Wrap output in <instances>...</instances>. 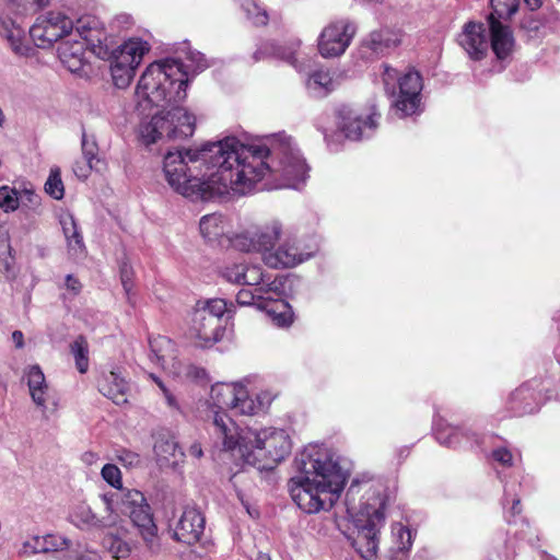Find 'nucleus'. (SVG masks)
Returning a JSON list of instances; mask_svg holds the SVG:
<instances>
[{"label":"nucleus","mask_w":560,"mask_h":560,"mask_svg":"<svg viewBox=\"0 0 560 560\" xmlns=\"http://www.w3.org/2000/svg\"><path fill=\"white\" fill-rule=\"evenodd\" d=\"M399 44L398 33L388 28L373 31L362 39L359 56L365 60H374L389 54Z\"/></svg>","instance_id":"17"},{"label":"nucleus","mask_w":560,"mask_h":560,"mask_svg":"<svg viewBox=\"0 0 560 560\" xmlns=\"http://www.w3.org/2000/svg\"><path fill=\"white\" fill-rule=\"evenodd\" d=\"M75 23L60 12H49L45 16L37 19L36 23L30 27V36L36 46L45 48L63 36L73 37Z\"/></svg>","instance_id":"11"},{"label":"nucleus","mask_w":560,"mask_h":560,"mask_svg":"<svg viewBox=\"0 0 560 560\" xmlns=\"http://www.w3.org/2000/svg\"><path fill=\"white\" fill-rule=\"evenodd\" d=\"M172 537L178 542L194 545L205 530V517L195 508H186L178 520L170 524Z\"/></svg>","instance_id":"15"},{"label":"nucleus","mask_w":560,"mask_h":560,"mask_svg":"<svg viewBox=\"0 0 560 560\" xmlns=\"http://www.w3.org/2000/svg\"><path fill=\"white\" fill-rule=\"evenodd\" d=\"M521 512H522L521 500L518 498H513L512 499V508H511L512 516H516V515L521 514Z\"/></svg>","instance_id":"62"},{"label":"nucleus","mask_w":560,"mask_h":560,"mask_svg":"<svg viewBox=\"0 0 560 560\" xmlns=\"http://www.w3.org/2000/svg\"><path fill=\"white\" fill-rule=\"evenodd\" d=\"M228 304L222 299L198 302L191 316L190 334L197 346L208 348L218 342L223 335L222 316Z\"/></svg>","instance_id":"9"},{"label":"nucleus","mask_w":560,"mask_h":560,"mask_svg":"<svg viewBox=\"0 0 560 560\" xmlns=\"http://www.w3.org/2000/svg\"><path fill=\"white\" fill-rule=\"evenodd\" d=\"M21 200L26 199L33 206L39 205V197L35 195L33 191L25 189L20 197Z\"/></svg>","instance_id":"58"},{"label":"nucleus","mask_w":560,"mask_h":560,"mask_svg":"<svg viewBox=\"0 0 560 560\" xmlns=\"http://www.w3.org/2000/svg\"><path fill=\"white\" fill-rule=\"evenodd\" d=\"M24 375L27 381L32 400L37 407L45 411L49 397V386L46 383L44 372L38 364H34L25 369Z\"/></svg>","instance_id":"25"},{"label":"nucleus","mask_w":560,"mask_h":560,"mask_svg":"<svg viewBox=\"0 0 560 560\" xmlns=\"http://www.w3.org/2000/svg\"><path fill=\"white\" fill-rule=\"evenodd\" d=\"M70 547V540L63 536L47 534L44 536H32L26 539L21 548L19 555L23 557H31L36 553H48L63 550Z\"/></svg>","instance_id":"23"},{"label":"nucleus","mask_w":560,"mask_h":560,"mask_svg":"<svg viewBox=\"0 0 560 560\" xmlns=\"http://www.w3.org/2000/svg\"><path fill=\"white\" fill-rule=\"evenodd\" d=\"M119 504L120 512L128 515L133 526L138 528L148 550L151 553H158L161 549L158 527L143 493L136 489L126 490L121 493Z\"/></svg>","instance_id":"10"},{"label":"nucleus","mask_w":560,"mask_h":560,"mask_svg":"<svg viewBox=\"0 0 560 560\" xmlns=\"http://www.w3.org/2000/svg\"><path fill=\"white\" fill-rule=\"evenodd\" d=\"M187 73L176 59H165L147 67L141 75L136 94L151 105L170 109L154 115L140 126V137L145 145L167 139H185L195 131L196 119L182 103L187 94Z\"/></svg>","instance_id":"2"},{"label":"nucleus","mask_w":560,"mask_h":560,"mask_svg":"<svg viewBox=\"0 0 560 560\" xmlns=\"http://www.w3.org/2000/svg\"><path fill=\"white\" fill-rule=\"evenodd\" d=\"M332 84L329 72L323 70L313 72L306 81L307 90L315 96L326 95L334 89Z\"/></svg>","instance_id":"34"},{"label":"nucleus","mask_w":560,"mask_h":560,"mask_svg":"<svg viewBox=\"0 0 560 560\" xmlns=\"http://www.w3.org/2000/svg\"><path fill=\"white\" fill-rule=\"evenodd\" d=\"M492 457L495 462L500 463L503 466H512L513 455L505 447L494 450L492 452Z\"/></svg>","instance_id":"53"},{"label":"nucleus","mask_w":560,"mask_h":560,"mask_svg":"<svg viewBox=\"0 0 560 560\" xmlns=\"http://www.w3.org/2000/svg\"><path fill=\"white\" fill-rule=\"evenodd\" d=\"M78 32L84 36L96 57L103 60H112V78L118 89H125L130 84L136 69L141 63L143 56L150 50L148 43L140 38H130L114 47L113 39L105 31L103 22L94 15L79 18Z\"/></svg>","instance_id":"6"},{"label":"nucleus","mask_w":560,"mask_h":560,"mask_svg":"<svg viewBox=\"0 0 560 560\" xmlns=\"http://www.w3.org/2000/svg\"><path fill=\"white\" fill-rule=\"evenodd\" d=\"M77 560H101V556L96 551L86 550L85 552L81 553Z\"/></svg>","instance_id":"60"},{"label":"nucleus","mask_w":560,"mask_h":560,"mask_svg":"<svg viewBox=\"0 0 560 560\" xmlns=\"http://www.w3.org/2000/svg\"><path fill=\"white\" fill-rule=\"evenodd\" d=\"M246 18L256 26H262L268 23V14L265 8H261L255 0H236Z\"/></svg>","instance_id":"35"},{"label":"nucleus","mask_w":560,"mask_h":560,"mask_svg":"<svg viewBox=\"0 0 560 560\" xmlns=\"http://www.w3.org/2000/svg\"><path fill=\"white\" fill-rule=\"evenodd\" d=\"M261 289V301L269 305V302H273L277 307H281L283 310L287 308V304L282 301L278 302L277 299L280 298L282 292V281L275 279L269 283L262 282L261 285L258 287Z\"/></svg>","instance_id":"37"},{"label":"nucleus","mask_w":560,"mask_h":560,"mask_svg":"<svg viewBox=\"0 0 560 560\" xmlns=\"http://www.w3.org/2000/svg\"><path fill=\"white\" fill-rule=\"evenodd\" d=\"M163 173L178 194L208 200L230 190L248 194L268 173L283 180L280 187L296 189L305 183L308 166L292 138L280 132L250 144L226 137L196 149L167 151Z\"/></svg>","instance_id":"1"},{"label":"nucleus","mask_w":560,"mask_h":560,"mask_svg":"<svg viewBox=\"0 0 560 560\" xmlns=\"http://www.w3.org/2000/svg\"><path fill=\"white\" fill-rule=\"evenodd\" d=\"M312 256L313 252L301 248L295 238H288L277 249L265 254L264 262L270 268H292Z\"/></svg>","instance_id":"18"},{"label":"nucleus","mask_w":560,"mask_h":560,"mask_svg":"<svg viewBox=\"0 0 560 560\" xmlns=\"http://www.w3.org/2000/svg\"><path fill=\"white\" fill-rule=\"evenodd\" d=\"M383 83L386 93L396 96L393 106L400 117L413 115L419 110L422 91V78L415 70L398 77L397 70L384 65Z\"/></svg>","instance_id":"8"},{"label":"nucleus","mask_w":560,"mask_h":560,"mask_svg":"<svg viewBox=\"0 0 560 560\" xmlns=\"http://www.w3.org/2000/svg\"><path fill=\"white\" fill-rule=\"evenodd\" d=\"M95 167L96 163H90V161H85L84 158H82V160H78L73 164V173L78 178L85 179L90 172Z\"/></svg>","instance_id":"51"},{"label":"nucleus","mask_w":560,"mask_h":560,"mask_svg":"<svg viewBox=\"0 0 560 560\" xmlns=\"http://www.w3.org/2000/svg\"><path fill=\"white\" fill-rule=\"evenodd\" d=\"M151 360L156 362L165 371L179 376L184 365L177 358L175 343L165 336H156L150 339Z\"/></svg>","instance_id":"20"},{"label":"nucleus","mask_w":560,"mask_h":560,"mask_svg":"<svg viewBox=\"0 0 560 560\" xmlns=\"http://www.w3.org/2000/svg\"><path fill=\"white\" fill-rule=\"evenodd\" d=\"M154 454L160 466L176 467L184 460L185 453L178 446L175 438L168 433L159 434L154 442Z\"/></svg>","instance_id":"24"},{"label":"nucleus","mask_w":560,"mask_h":560,"mask_svg":"<svg viewBox=\"0 0 560 560\" xmlns=\"http://www.w3.org/2000/svg\"><path fill=\"white\" fill-rule=\"evenodd\" d=\"M345 504L354 526L350 537L353 548L365 560L374 559L378 550L380 532L385 523V497L370 483L352 481Z\"/></svg>","instance_id":"5"},{"label":"nucleus","mask_w":560,"mask_h":560,"mask_svg":"<svg viewBox=\"0 0 560 560\" xmlns=\"http://www.w3.org/2000/svg\"><path fill=\"white\" fill-rule=\"evenodd\" d=\"M244 271L245 265L235 264L233 266L226 267L223 276L231 283L243 284L242 276L244 275Z\"/></svg>","instance_id":"48"},{"label":"nucleus","mask_w":560,"mask_h":560,"mask_svg":"<svg viewBox=\"0 0 560 560\" xmlns=\"http://www.w3.org/2000/svg\"><path fill=\"white\" fill-rule=\"evenodd\" d=\"M47 3L48 0H8L1 9L0 35L9 42L16 55L26 56L30 50L22 19L36 13Z\"/></svg>","instance_id":"7"},{"label":"nucleus","mask_w":560,"mask_h":560,"mask_svg":"<svg viewBox=\"0 0 560 560\" xmlns=\"http://www.w3.org/2000/svg\"><path fill=\"white\" fill-rule=\"evenodd\" d=\"M71 352L75 360V366L80 373H85L89 369V347L86 340L80 336L71 345Z\"/></svg>","instance_id":"38"},{"label":"nucleus","mask_w":560,"mask_h":560,"mask_svg":"<svg viewBox=\"0 0 560 560\" xmlns=\"http://www.w3.org/2000/svg\"><path fill=\"white\" fill-rule=\"evenodd\" d=\"M190 60L195 65V70L197 71H201L205 68H207L206 59L203 58V55L200 52H191Z\"/></svg>","instance_id":"56"},{"label":"nucleus","mask_w":560,"mask_h":560,"mask_svg":"<svg viewBox=\"0 0 560 560\" xmlns=\"http://www.w3.org/2000/svg\"><path fill=\"white\" fill-rule=\"evenodd\" d=\"M298 475L289 481V491L296 505L308 514L330 510L346 483V472L328 450L306 446L294 460Z\"/></svg>","instance_id":"3"},{"label":"nucleus","mask_w":560,"mask_h":560,"mask_svg":"<svg viewBox=\"0 0 560 560\" xmlns=\"http://www.w3.org/2000/svg\"><path fill=\"white\" fill-rule=\"evenodd\" d=\"M201 235L209 242L218 240L224 234V222L221 214L203 215L199 223Z\"/></svg>","instance_id":"33"},{"label":"nucleus","mask_w":560,"mask_h":560,"mask_svg":"<svg viewBox=\"0 0 560 560\" xmlns=\"http://www.w3.org/2000/svg\"><path fill=\"white\" fill-rule=\"evenodd\" d=\"M242 277L243 284L249 288H257L264 282V275L261 268L258 266L245 265V271Z\"/></svg>","instance_id":"45"},{"label":"nucleus","mask_w":560,"mask_h":560,"mask_svg":"<svg viewBox=\"0 0 560 560\" xmlns=\"http://www.w3.org/2000/svg\"><path fill=\"white\" fill-rule=\"evenodd\" d=\"M435 435L440 444L456 447L460 444V436L463 433L456 428L442 429L439 423H435Z\"/></svg>","instance_id":"41"},{"label":"nucleus","mask_w":560,"mask_h":560,"mask_svg":"<svg viewBox=\"0 0 560 560\" xmlns=\"http://www.w3.org/2000/svg\"><path fill=\"white\" fill-rule=\"evenodd\" d=\"M98 390L102 395L110 399L116 405L127 402V383L124 377L114 371L103 373L97 382Z\"/></svg>","instance_id":"26"},{"label":"nucleus","mask_w":560,"mask_h":560,"mask_svg":"<svg viewBox=\"0 0 560 560\" xmlns=\"http://www.w3.org/2000/svg\"><path fill=\"white\" fill-rule=\"evenodd\" d=\"M281 232L282 224L277 220H272L264 225L255 226L237 234L232 240V245L241 252L261 253L264 259L265 254L273 252V246L279 240Z\"/></svg>","instance_id":"12"},{"label":"nucleus","mask_w":560,"mask_h":560,"mask_svg":"<svg viewBox=\"0 0 560 560\" xmlns=\"http://www.w3.org/2000/svg\"><path fill=\"white\" fill-rule=\"evenodd\" d=\"M300 47V42H292L289 46L278 45L276 43H267L261 49L255 54V58L258 60V55L268 54L272 57L279 58L292 66H295V54Z\"/></svg>","instance_id":"32"},{"label":"nucleus","mask_w":560,"mask_h":560,"mask_svg":"<svg viewBox=\"0 0 560 560\" xmlns=\"http://www.w3.org/2000/svg\"><path fill=\"white\" fill-rule=\"evenodd\" d=\"M261 292L258 287L241 289L236 294V302L243 306L257 305L258 308H267V304L261 301Z\"/></svg>","instance_id":"40"},{"label":"nucleus","mask_w":560,"mask_h":560,"mask_svg":"<svg viewBox=\"0 0 560 560\" xmlns=\"http://www.w3.org/2000/svg\"><path fill=\"white\" fill-rule=\"evenodd\" d=\"M273 400V396L270 392H261L256 395L255 401L259 405V411H264L267 409L271 401Z\"/></svg>","instance_id":"54"},{"label":"nucleus","mask_w":560,"mask_h":560,"mask_svg":"<svg viewBox=\"0 0 560 560\" xmlns=\"http://www.w3.org/2000/svg\"><path fill=\"white\" fill-rule=\"evenodd\" d=\"M12 340L18 349H22L24 347V335L21 330H14L12 332Z\"/></svg>","instance_id":"59"},{"label":"nucleus","mask_w":560,"mask_h":560,"mask_svg":"<svg viewBox=\"0 0 560 560\" xmlns=\"http://www.w3.org/2000/svg\"><path fill=\"white\" fill-rule=\"evenodd\" d=\"M163 395H164L166 404L170 408L179 410V405H178L175 396L167 388H163Z\"/></svg>","instance_id":"57"},{"label":"nucleus","mask_w":560,"mask_h":560,"mask_svg":"<svg viewBox=\"0 0 560 560\" xmlns=\"http://www.w3.org/2000/svg\"><path fill=\"white\" fill-rule=\"evenodd\" d=\"M231 410L240 415L253 416L259 412V405L256 404L255 398L250 397L247 389L242 385L237 394V399H235V404Z\"/></svg>","instance_id":"36"},{"label":"nucleus","mask_w":560,"mask_h":560,"mask_svg":"<svg viewBox=\"0 0 560 560\" xmlns=\"http://www.w3.org/2000/svg\"><path fill=\"white\" fill-rule=\"evenodd\" d=\"M132 279H133L132 267L127 261H124L120 266V280H121L124 290L127 294H129L132 289V285H133Z\"/></svg>","instance_id":"49"},{"label":"nucleus","mask_w":560,"mask_h":560,"mask_svg":"<svg viewBox=\"0 0 560 560\" xmlns=\"http://www.w3.org/2000/svg\"><path fill=\"white\" fill-rule=\"evenodd\" d=\"M116 457L125 467H133L140 464L139 454L129 450L122 448L118 451Z\"/></svg>","instance_id":"50"},{"label":"nucleus","mask_w":560,"mask_h":560,"mask_svg":"<svg viewBox=\"0 0 560 560\" xmlns=\"http://www.w3.org/2000/svg\"><path fill=\"white\" fill-rule=\"evenodd\" d=\"M279 307L275 305V307L269 308V305L267 304V313L271 316L272 322L278 327H288L292 324V315L288 311H277Z\"/></svg>","instance_id":"47"},{"label":"nucleus","mask_w":560,"mask_h":560,"mask_svg":"<svg viewBox=\"0 0 560 560\" xmlns=\"http://www.w3.org/2000/svg\"><path fill=\"white\" fill-rule=\"evenodd\" d=\"M355 33L357 25L348 19L329 23L318 37L317 46L320 56L324 58L341 56L349 47Z\"/></svg>","instance_id":"13"},{"label":"nucleus","mask_w":560,"mask_h":560,"mask_svg":"<svg viewBox=\"0 0 560 560\" xmlns=\"http://www.w3.org/2000/svg\"><path fill=\"white\" fill-rule=\"evenodd\" d=\"M524 4L530 10H538L542 5V0H523ZM491 8L495 18L509 19L514 15L521 4V0H490Z\"/></svg>","instance_id":"31"},{"label":"nucleus","mask_w":560,"mask_h":560,"mask_svg":"<svg viewBox=\"0 0 560 560\" xmlns=\"http://www.w3.org/2000/svg\"><path fill=\"white\" fill-rule=\"evenodd\" d=\"M45 191L56 200L62 199L65 195V187L61 180V173L59 167H51L49 176L45 183Z\"/></svg>","instance_id":"39"},{"label":"nucleus","mask_w":560,"mask_h":560,"mask_svg":"<svg viewBox=\"0 0 560 560\" xmlns=\"http://www.w3.org/2000/svg\"><path fill=\"white\" fill-rule=\"evenodd\" d=\"M82 154L85 161L90 163H98V147L93 136L83 133L82 136Z\"/></svg>","instance_id":"44"},{"label":"nucleus","mask_w":560,"mask_h":560,"mask_svg":"<svg viewBox=\"0 0 560 560\" xmlns=\"http://www.w3.org/2000/svg\"><path fill=\"white\" fill-rule=\"evenodd\" d=\"M211 428L217 436V447L236 452L245 464L260 471L272 470L292 450V442L285 430H240L231 417L219 411L212 416Z\"/></svg>","instance_id":"4"},{"label":"nucleus","mask_w":560,"mask_h":560,"mask_svg":"<svg viewBox=\"0 0 560 560\" xmlns=\"http://www.w3.org/2000/svg\"><path fill=\"white\" fill-rule=\"evenodd\" d=\"M59 223L66 237L70 256L74 258L83 257L85 255V245L73 215L68 212L62 213L59 218Z\"/></svg>","instance_id":"27"},{"label":"nucleus","mask_w":560,"mask_h":560,"mask_svg":"<svg viewBox=\"0 0 560 560\" xmlns=\"http://www.w3.org/2000/svg\"><path fill=\"white\" fill-rule=\"evenodd\" d=\"M534 393L527 386H521L514 390L509 400L510 409L515 416H523L526 413H533L537 410L536 404H534Z\"/></svg>","instance_id":"29"},{"label":"nucleus","mask_w":560,"mask_h":560,"mask_svg":"<svg viewBox=\"0 0 560 560\" xmlns=\"http://www.w3.org/2000/svg\"><path fill=\"white\" fill-rule=\"evenodd\" d=\"M488 31L490 34V45L499 59L506 58L513 50L515 40L510 26L504 25L493 14L488 16Z\"/></svg>","instance_id":"22"},{"label":"nucleus","mask_w":560,"mask_h":560,"mask_svg":"<svg viewBox=\"0 0 560 560\" xmlns=\"http://www.w3.org/2000/svg\"><path fill=\"white\" fill-rule=\"evenodd\" d=\"M18 191L9 186L0 187V208L5 212L14 211L19 207Z\"/></svg>","instance_id":"43"},{"label":"nucleus","mask_w":560,"mask_h":560,"mask_svg":"<svg viewBox=\"0 0 560 560\" xmlns=\"http://www.w3.org/2000/svg\"><path fill=\"white\" fill-rule=\"evenodd\" d=\"M189 454L196 458H200L203 455L202 447L199 443H194L189 447Z\"/></svg>","instance_id":"61"},{"label":"nucleus","mask_w":560,"mask_h":560,"mask_svg":"<svg viewBox=\"0 0 560 560\" xmlns=\"http://www.w3.org/2000/svg\"><path fill=\"white\" fill-rule=\"evenodd\" d=\"M103 546L116 560L126 559L132 551V544L120 530L108 532L103 538Z\"/></svg>","instance_id":"30"},{"label":"nucleus","mask_w":560,"mask_h":560,"mask_svg":"<svg viewBox=\"0 0 560 560\" xmlns=\"http://www.w3.org/2000/svg\"><path fill=\"white\" fill-rule=\"evenodd\" d=\"M101 475L103 479L112 487L121 488V472L119 468L114 464H106L103 466Z\"/></svg>","instance_id":"46"},{"label":"nucleus","mask_w":560,"mask_h":560,"mask_svg":"<svg viewBox=\"0 0 560 560\" xmlns=\"http://www.w3.org/2000/svg\"><path fill=\"white\" fill-rule=\"evenodd\" d=\"M130 20H131L130 16L127 14L118 15L115 19L116 23H118L119 25H129L131 23Z\"/></svg>","instance_id":"63"},{"label":"nucleus","mask_w":560,"mask_h":560,"mask_svg":"<svg viewBox=\"0 0 560 560\" xmlns=\"http://www.w3.org/2000/svg\"><path fill=\"white\" fill-rule=\"evenodd\" d=\"M541 26V22L532 16L524 18L521 23V27L528 33L529 37L537 36Z\"/></svg>","instance_id":"52"},{"label":"nucleus","mask_w":560,"mask_h":560,"mask_svg":"<svg viewBox=\"0 0 560 560\" xmlns=\"http://www.w3.org/2000/svg\"><path fill=\"white\" fill-rule=\"evenodd\" d=\"M70 522L80 529L89 530L106 526L103 518L97 517L84 503L75 505L69 515Z\"/></svg>","instance_id":"28"},{"label":"nucleus","mask_w":560,"mask_h":560,"mask_svg":"<svg viewBox=\"0 0 560 560\" xmlns=\"http://www.w3.org/2000/svg\"><path fill=\"white\" fill-rule=\"evenodd\" d=\"M458 44L470 59L481 60L489 48L488 28L483 23L468 22L458 36Z\"/></svg>","instance_id":"19"},{"label":"nucleus","mask_w":560,"mask_h":560,"mask_svg":"<svg viewBox=\"0 0 560 560\" xmlns=\"http://www.w3.org/2000/svg\"><path fill=\"white\" fill-rule=\"evenodd\" d=\"M380 116L373 109L371 114L363 117L355 110L343 106L338 110V126L348 139L361 140L370 138L375 132Z\"/></svg>","instance_id":"14"},{"label":"nucleus","mask_w":560,"mask_h":560,"mask_svg":"<svg viewBox=\"0 0 560 560\" xmlns=\"http://www.w3.org/2000/svg\"><path fill=\"white\" fill-rule=\"evenodd\" d=\"M241 386V384L218 383L211 387V409L209 415L207 416V423L209 432L214 438V443L217 442V436L213 434L211 428L212 416L214 412L219 411L230 417L225 412V409H232L233 405L235 404V399H237V394Z\"/></svg>","instance_id":"21"},{"label":"nucleus","mask_w":560,"mask_h":560,"mask_svg":"<svg viewBox=\"0 0 560 560\" xmlns=\"http://www.w3.org/2000/svg\"><path fill=\"white\" fill-rule=\"evenodd\" d=\"M393 535L397 538V548L401 552H407L412 546V533L402 524H395L392 527Z\"/></svg>","instance_id":"42"},{"label":"nucleus","mask_w":560,"mask_h":560,"mask_svg":"<svg viewBox=\"0 0 560 560\" xmlns=\"http://www.w3.org/2000/svg\"><path fill=\"white\" fill-rule=\"evenodd\" d=\"M73 37H67L58 46V57L62 65L73 73L83 69L86 65V49L91 52V46L84 36L78 32V20L75 21V32Z\"/></svg>","instance_id":"16"},{"label":"nucleus","mask_w":560,"mask_h":560,"mask_svg":"<svg viewBox=\"0 0 560 560\" xmlns=\"http://www.w3.org/2000/svg\"><path fill=\"white\" fill-rule=\"evenodd\" d=\"M83 458L86 463L91 464L95 458V454L94 453H85Z\"/></svg>","instance_id":"64"},{"label":"nucleus","mask_w":560,"mask_h":560,"mask_svg":"<svg viewBox=\"0 0 560 560\" xmlns=\"http://www.w3.org/2000/svg\"><path fill=\"white\" fill-rule=\"evenodd\" d=\"M66 287L67 289L72 292L74 295L79 294L81 289H82V284L81 282L79 281V279H77L75 277H73L72 275H68L66 277Z\"/></svg>","instance_id":"55"}]
</instances>
